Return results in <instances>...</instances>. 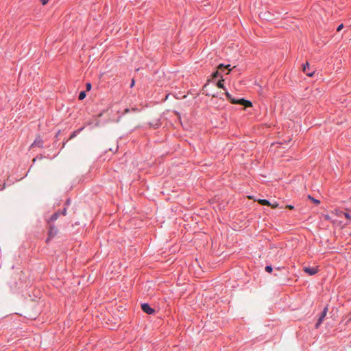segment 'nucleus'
Segmentation results:
<instances>
[{
	"mask_svg": "<svg viewBox=\"0 0 351 351\" xmlns=\"http://www.w3.org/2000/svg\"><path fill=\"white\" fill-rule=\"evenodd\" d=\"M328 306H326L324 308V310H323V311H322V314H321V317H324V318L326 317V314H327V312H328Z\"/></svg>",
	"mask_w": 351,
	"mask_h": 351,
	"instance_id": "11",
	"label": "nucleus"
},
{
	"mask_svg": "<svg viewBox=\"0 0 351 351\" xmlns=\"http://www.w3.org/2000/svg\"><path fill=\"white\" fill-rule=\"evenodd\" d=\"M35 145H36V142H34V143H32V147L34 146Z\"/></svg>",
	"mask_w": 351,
	"mask_h": 351,
	"instance_id": "25",
	"label": "nucleus"
},
{
	"mask_svg": "<svg viewBox=\"0 0 351 351\" xmlns=\"http://www.w3.org/2000/svg\"><path fill=\"white\" fill-rule=\"evenodd\" d=\"M57 233H58V229L54 226H50V228L49 230V237H53L57 234Z\"/></svg>",
	"mask_w": 351,
	"mask_h": 351,
	"instance_id": "5",
	"label": "nucleus"
},
{
	"mask_svg": "<svg viewBox=\"0 0 351 351\" xmlns=\"http://www.w3.org/2000/svg\"><path fill=\"white\" fill-rule=\"evenodd\" d=\"M86 97V93L84 91H82L80 93V95H79V99L80 100H82L84 99V98Z\"/></svg>",
	"mask_w": 351,
	"mask_h": 351,
	"instance_id": "12",
	"label": "nucleus"
},
{
	"mask_svg": "<svg viewBox=\"0 0 351 351\" xmlns=\"http://www.w3.org/2000/svg\"><path fill=\"white\" fill-rule=\"evenodd\" d=\"M302 71L309 77H312L315 73V69L310 67L308 62H306L303 65Z\"/></svg>",
	"mask_w": 351,
	"mask_h": 351,
	"instance_id": "2",
	"label": "nucleus"
},
{
	"mask_svg": "<svg viewBox=\"0 0 351 351\" xmlns=\"http://www.w3.org/2000/svg\"><path fill=\"white\" fill-rule=\"evenodd\" d=\"M141 308L145 313L149 315L154 313V310L148 304L146 303L141 304Z\"/></svg>",
	"mask_w": 351,
	"mask_h": 351,
	"instance_id": "3",
	"label": "nucleus"
},
{
	"mask_svg": "<svg viewBox=\"0 0 351 351\" xmlns=\"http://www.w3.org/2000/svg\"><path fill=\"white\" fill-rule=\"evenodd\" d=\"M128 112H129V109H128V108H126V109L125 110V113H128Z\"/></svg>",
	"mask_w": 351,
	"mask_h": 351,
	"instance_id": "24",
	"label": "nucleus"
},
{
	"mask_svg": "<svg viewBox=\"0 0 351 351\" xmlns=\"http://www.w3.org/2000/svg\"><path fill=\"white\" fill-rule=\"evenodd\" d=\"M265 271H266L267 272H269V273L271 272V271H272V267H271V266H269V265H268V266H266V267H265Z\"/></svg>",
	"mask_w": 351,
	"mask_h": 351,
	"instance_id": "14",
	"label": "nucleus"
},
{
	"mask_svg": "<svg viewBox=\"0 0 351 351\" xmlns=\"http://www.w3.org/2000/svg\"><path fill=\"white\" fill-rule=\"evenodd\" d=\"M226 95L227 98L228 99V100H230V101L232 104L243 105L245 108L252 106V103L248 100H245L244 99H235L232 98L231 95L228 92L226 93Z\"/></svg>",
	"mask_w": 351,
	"mask_h": 351,
	"instance_id": "1",
	"label": "nucleus"
},
{
	"mask_svg": "<svg viewBox=\"0 0 351 351\" xmlns=\"http://www.w3.org/2000/svg\"><path fill=\"white\" fill-rule=\"evenodd\" d=\"M345 217L348 219H351V215L348 213H343Z\"/></svg>",
	"mask_w": 351,
	"mask_h": 351,
	"instance_id": "19",
	"label": "nucleus"
},
{
	"mask_svg": "<svg viewBox=\"0 0 351 351\" xmlns=\"http://www.w3.org/2000/svg\"><path fill=\"white\" fill-rule=\"evenodd\" d=\"M303 270L308 274V275H315L317 273L318 269L317 267H304Z\"/></svg>",
	"mask_w": 351,
	"mask_h": 351,
	"instance_id": "4",
	"label": "nucleus"
},
{
	"mask_svg": "<svg viewBox=\"0 0 351 351\" xmlns=\"http://www.w3.org/2000/svg\"><path fill=\"white\" fill-rule=\"evenodd\" d=\"M324 319V317L320 316V317L318 319L317 323L315 325L316 328H319V325L322 324V322H323Z\"/></svg>",
	"mask_w": 351,
	"mask_h": 351,
	"instance_id": "13",
	"label": "nucleus"
},
{
	"mask_svg": "<svg viewBox=\"0 0 351 351\" xmlns=\"http://www.w3.org/2000/svg\"><path fill=\"white\" fill-rule=\"evenodd\" d=\"M91 89V84L87 83L86 84V90L89 91Z\"/></svg>",
	"mask_w": 351,
	"mask_h": 351,
	"instance_id": "17",
	"label": "nucleus"
},
{
	"mask_svg": "<svg viewBox=\"0 0 351 351\" xmlns=\"http://www.w3.org/2000/svg\"><path fill=\"white\" fill-rule=\"evenodd\" d=\"M66 208H64V210H63V212H62V214H63L64 215H66Z\"/></svg>",
	"mask_w": 351,
	"mask_h": 351,
	"instance_id": "22",
	"label": "nucleus"
},
{
	"mask_svg": "<svg viewBox=\"0 0 351 351\" xmlns=\"http://www.w3.org/2000/svg\"><path fill=\"white\" fill-rule=\"evenodd\" d=\"M58 216H59V213H55L54 214H53L49 219L50 221H56L58 218Z\"/></svg>",
	"mask_w": 351,
	"mask_h": 351,
	"instance_id": "8",
	"label": "nucleus"
},
{
	"mask_svg": "<svg viewBox=\"0 0 351 351\" xmlns=\"http://www.w3.org/2000/svg\"><path fill=\"white\" fill-rule=\"evenodd\" d=\"M219 74V71H215L212 75L213 78H216L217 77H218Z\"/></svg>",
	"mask_w": 351,
	"mask_h": 351,
	"instance_id": "16",
	"label": "nucleus"
},
{
	"mask_svg": "<svg viewBox=\"0 0 351 351\" xmlns=\"http://www.w3.org/2000/svg\"><path fill=\"white\" fill-rule=\"evenodd\" d=\"M223 82V79L220 80L217 82V86L218 88H224Z\"/></svg>",
	"mask_w": 351,
	"mask_h": 351,
	"instance_id": "9",
	"label": "nucleus"
},
{
	"mask_svg": "<svg viewBox=\"0 0 351 351\" xmlns=\"http://www.w3.org/2000/svg\"><path fill=\"white\" fill-rule=\"evenodd\" d=\"M257 201L261 205L270 206V202L267 199H259Z\"/></svg>",
	"mask_w": 351,
	"mask_h": 351,
	"instance_id": "7",
	"label": "nucleus"
},
{
	"mask_svg": "<svg viewBox=\"0 0 351 351\" xmlns=\"http://www.w3.org/2000/svg\"><path fill=\"white\" fill-rule=\"evenodd\" d=\"M217 69L218 70H223V69H228V72L227 73H229V72L232 70V69L230 68V64L224 65L223 64H220L217 66Z\"/></svg>",
	"mask_w": 351,
	"mask_h": 351,
	"instance_id": "6",
	"label": "nucleus"
},
{
	"mask_svg": "<svg viewBox=\"0 0 351 351\" xmlns=\"http://www.w3.org/2000/svg\"><path fill=\"white\" fill-rule=\"evenodd\" d=\"M43 5H45L48 3L49 0H40Z\"/></svg>",
	"mask_w": 351,
	"mask_h": 351,
	"instance_id": "20",
	"label": "nucleus"
},
{
	"mask_svg": "<svg viewBox=\"0 0 351 351\" xmlns=\"http://www.w3.org/2000/svg\"><path fill=\"white\" fill-rule=\"evenodd\" d=\"M343 24L339 25L338 26L337 29V32L341 31V30L342 29V28H343Z\"/></svg>",
	"mask_w": 351,
	"mask_h": 351,
	"instance_id": "18",
	"label": "nucleus"
},
{
	"mask_svg": "<svg viewBox=\"0 0 351 351\" xmlns=\"http://www.w3.org/2000/svg\"><path fill=\"white\" fill-rule=\"evenodd\" d=\"M271 206L272 208H277L278 206V204L276 203V202H275L274 204H271L270 203V206Z\"/></svg>",
	"mask_w": 351,
	"mask_h": 351,
	"instance_id": "15",
	"label": "nucleus"
},
{
	"mask_svg": "<svg viewBox=\"0 0 351 351\" xmlns=\"http://www.w3.org/2000/svg\"><path fill=\"white\" fill-rule=\"evenodd\" d=\"M308 198L310 199L314 204H315L317 205L319 204L320 202L318 199H316L312 197L311 195H308Z\"/></svg>",
	"mask_w": 351,
	"mask_h": 351,
	"instance_id": "10",
	"label": "nucleus"
},
{
	"mask_svg": "<svg viewBox=\"0 0 351 351\" xmlns=\"http://www.w3.org/2000/svg\"><path fill=\"white\" fill-rule=\"evenodd\" d=\"M287 208H288L289 209H291V210L294 208L293 206H292V205H287Z\"/></svg>",
	"mask_w": 351,
	"mask_h": 351,
	"instance_id": "21",
	"label": "nucleus"
},
{
	"mask_svg": "<svg viewBox=\"0 0 351 351\" xmlns=\"http://www.w3.org/2000/svg\"><path fill=\"white\" fill-rule=\"evenodd\" d=\"M134 85V80H132V83H131V86H133Z\"/></svg>",
	"mask_w": 351,
	"mask_h": 351,
	"instance_id": "23",
	"label": "nucleus"
}]
</instances>
